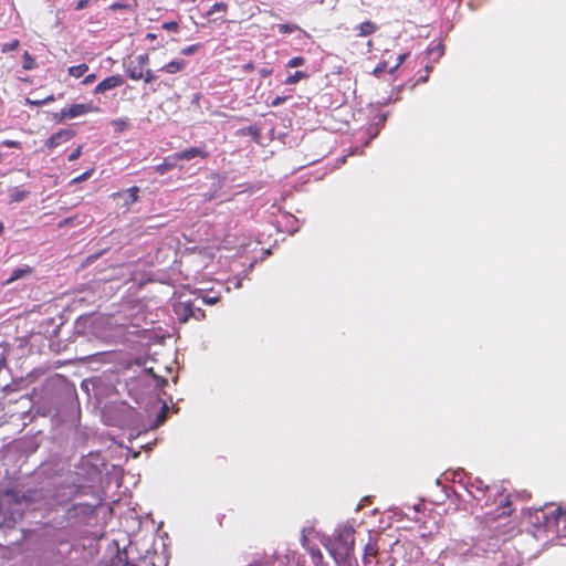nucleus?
Wrapping results in <instances>:
<instances>
[{
    "label": "nucleus",
    "instance_id": "1",
    "mask_svg": "<svg viewBox=\"0 0 566 566\" xmlns=\"http://www.w3.org/2000/svg\"><path fill=\"white\" fill-rule=\"evenodd\" d=\"M35 476L43 479L40 488L21 490L14 485L11 489L1 490L0 527H13L22 520L24 507L45 497V493H51L59 504H66L77 496L86 495L91 489L82 474L64 470L57 463L41 464Z\"/></svg>",
    "mask_w": 566,
    "mask_h": 566
},
{
    "label": "nucleus",
    "instance_id": "2",
    "mask_svg": "<svg viewBox=\"0 0 566 566\" xmlns=\"http://www.w3.org/2000/svg\"><path fill=\"white\" fill-rule=\"evenodd\" d=\"M354 533L355 531L350 525L339 526L336 530L334 541L326 545L335 562L340 566L352 565L355 544Z\"/></svg>",
    "mask_w": 566,
    "mask_h": 566
},
{
    "label": "nucleus",
    "instance_id": "3",
    "mask_svg": "<svg viewBox=\"0 0 566 566\" xmlns=\"http://www.w3.org/2000/svg\"><path fill=\"white\" fill-rule=\"evenodd\" d=\"M94 506L88 503H75L64 510L63 514L55 517V524L60 528L74 526L92 514Z\"/></svg>",
    "mask_w": 566,
    "mask_h": 566
},
{
    "label": "nucleus",
    "instance_id": "4",
    "mask_svg": "<svg viewBox=\"0 0 566 566\" xmlns=\"http://www.w3.org/2000/svg\"><path fill=\"white\" fill-rule=\"evenodd\" d=\"M174 312L182 323L188 322L190 317L199 318L196 315L195 305L191 302H178L174 305Z\"/></svg>",
    "mask_w": 566,
    "mask_h": 566
},
{
    "label": "nucleus",
    "instance_id": "5",
    "mask_svg": "<svg viewBox=\"0 0 566 566\" xmlns=\"http://www.w3.org/2000/svg\"><path fill=\"white\" fill-rule=\"evenodd\" d=\"M123 84H124V78L120 75L108 76L95 86L94 94L105 93V92L116 88Z\"/></svg>",
    "mask_w": 566,
    "mask_h": 566
},
{
    "label": "nucleus",
    "instance_id": "6",
    "mask_svg": "<svg viewBox=\"0 0 566 566\" xmlns=\"http://www.w3.org/2000/svg\"><path fill=\"white\" fill-rule=\"evenodd\" d=\"M74 136V132L71 129H60L55 134H53L48 140L46 146L49 148H55L61 145L63 142L70 140Z\"/></svg>",
    "mask_w": 566,
    "mask_h": 566
},
{
    "label": "nucleus",
    "instance_id": "7",
    "mask_svg": "<svg viewBox=\"0 0 566 566\" xmlns=\"http://www.w3.org/2000/svg\"><path fill=\"white\" fill-rule=\"evenodd\" d=\"M207 153L201 147H190L175 154V158L179 160H191L196 157H205Z\"/></svg>",
    "mask_w": 566,
    "mask_h": 566
},
{
    "label": "nucleus",
    "instance_id": "8",
    "mask_svg": "<svg viewBox=\"0 0 566 566\" xmlns=\"http://www.w3.org/2000/svg\"><path fill=\"white\" fill-rule=\"evenodd\" d=\"M69 119L75 118L82 115H85L87 113L96 111V107H94L91 104H73L71 107L65 108Z\"/></svg>",
    "mask_w": 566,
    "mask_h": 566
},
{
    "label": "nucleus",
    "instance_id": "9",
    "mask_svg": "<svg viewBox=\"0 0 566 566\" xmlns=\"http://www.w3.org/2000/svg\"><path fill=\"white\" fill-rule=\"evenodd\" d=\"M467 486L470 489H474L476 491L478 494H475L472 490H470V493L476 500H481V496H483L485 491L489 489V486L486 484H484V482L479 478L470 479L467 482Z\"/></svg>",
    "mask_w": 566,
    "mask_h": 566
},
{
    "label": "nucleus",
    "instance_id": "10",
    "mask_svg": "<svg viewBox=\"0 0 566 566\" xmlns=\"http://www.w3.org/2000/svg\"><path fill=\"white\" fill-rule=\"evenodd\" d=\"M124 69L132 80H142L144 76V69L133 60L124 62Z\"/></svg>",
    "mask_w": 566,
    "mask_h": 566
},
{
    "label": "nucleus",
    "instance_id": "11",
    "mask_svg": "<svg viewBox=\"0 0 566 566\" xmlns=\"http://www.w3.org/2000/svg\"><path fill=\"white\" fill-rule=\"evenodd\" d=\"M543 517L545 520V527L546 528H553V527L558 528L559 521H560L562 517H564L563 509L562 507H557L556 510H554L551 513V515L544 514Z\"/></svg>",
    "mask_w": 566,
    "mask_h": 566
},
{
    "label": "nucleus",
    "instance_id": "12",
    "mask_svg": "<svg viewBox=\"0 0 566 566\" xmlns=\"http://www.w3.org/2000/svg\"><path fill=\"white\" fill-rule=\"evenodd\" d=\"M185 66H186V62L184 60H174V61L167 63L163 67V71L174 74V73H177V72L184 70Z\"/></svg>",
    "mask_w": 566,
    "mask_h": 566
},
{
    "label": "nucleus",
    "instance_id": "13",
    "mask_svg": "<svg viewBox=\"0 0 566 566\" xmlns=\"http://www.w3.org/2000/svg\"><path fill=\"white\" fill-rule=\"evenodd\" d=\"M138 192H139V188L136 186L130 187L127 190H125L122 195L125 198V203L132 205V203L136 202L138 199Z\"/></svg>",
    "mask_w": 566,
    "mask_h": 566
},
{
    "label": "nucleus",
    "instance_id": "14",
    "mask_svg": "<svg viewBox=\"0 0 566 566\" xmlns=\"http://www.w3.org/2000/svg\"><path fill=\"white\" fill-rule=\"evenodd\" d=\"M30 272H31V268H29V266L14 269L11 272L9 279L7 280V283H11L13 281L20 280V279L24 277L25 275H28Z\"/></svg>",
    "mask_w": 566,
    "mask_h": 566
},
{
    "label": "nucleus",
    "instance_id": "15",
    "mask_svg": "<svg viewBox=\"0 0 566 566\" xmlns=\"http://www.w3.org/2000/svg\"><path fill=\"white\" fill-rule=\"evenodd\" d=\"M111 125L115 133H123L130 126V123L128 118H116L111 122Z\"/></svg>",
    "mask_w": 566,
    "mask_h": 566
},
{
    "label": "nucleus",
    "instance_id": "16",
    "mask_svg": "<svg viewBox=\"0 0 566 566\" xmlns=\"http://www.w3.org/2000/svg\"><path fill=\"white\" fill-rule=\"evenodd\" d=\"M359 35L367 36L376 31V25L370 21H365L359 24Z\"/></svg>",
    "mask_w": 566,
    "mask_h": 566
},
{
    "label": "nucleus",
    "instance_id": "17",
    "mask_svg": "<svg viewBox=\"0 0 566 566\" xmlns=\"http://www.w3.org/2000/svg\"><path fill=\"white\" fill-rule=\"evenodd\" d=\"M88 66L86 64L74 65L69 69V74L73 77H81L86 71Z\"/></svg>",
    "mask_w": 566,
    "mask_h": 566
},
{
    "label": "nucleus",
    "instance_id": "18",
    "mask_svg": "<svg viewBox=\"0 0 566 566\" xmlns=\"http://www.w3.org/2000/svg\"><path fill=\"white\" fill-rule=\"evenodd\" d=\"M36 66L34 57L25 51L23 54L22 67L27 71L33 70Z\"/></svg>",
    "mask_w": 566,
    "mask_h": 566
},
{
    "label": "nucleus",
    "instance_id": "19",
    "mask_svg": "<svg viewBox=\"0 0 566 566\" xmlns=\"http://www.w3.org/2000/svg\"><path fill=\"white\" fill-rule=\"evenodd\" d=\"M378 552L377 543L369 535V542L365 545L364 554L376 556Z\"/></svg>",
    "mask_w": 566,
    "mask_h": 566
},
{
    "label": "nucleus",
    "instance_id": "20",
    "mask_svg": "<svg viewBox=\"0 0 566 566\" xmlns=\"http://www.w3.org/2000/svg\"><path fill=\"white\" fill-rule=\"evenodd\" d=\"M277 30L282 34H287V33H293V32L300 30V27L296 24L281 23V24H277Z\"/></svg>",
    "mask_w": 566,
    "mask_h": 566
},
{
    "label": "nucleus",
    "instance_id": "21",
    "mask_svg": "<svg viewBox=\"0 0 566 566\" xmlns=\"http://www.w3.org/2000/svg\"><path fill=\"white\" fill-rule=\"evenodd\" d=\"M307 77V74L302 71H296L285 80V84L292 85L297 83L300 80Z\"/></svg>",
    "mask_w": 566,
    "mask_h": 566
},
{
    "label": "nucleus",
    "instance_id": "22",
    "mask_svg": "<svg viewBox=\"0 0 566 566\" xmlns=\"http://www.w3.org/2000/svg\"><path fill=\"white\" fill-rule=\"evenodd\" d=\"M168 406L166 402L163 403L161 410L156 418L155 427L161 426L167 419Z\"/></svg>",
    "mask_w": 566,
    "mask_h": 566
},
{
    "label": "nucleus",
    "instance_id": "23",
    "mask_svg": "<svg viewBox=\"0 0 566 566\" xmlns=\"http://www.w3.org/2000/svg\"><path fill=\"white\" fill-rule=\"evenodd\" d=\"M29 196V191L27 190H17L11 193L10 200L11 202H21Z\"/></svg>",
    "mask_w": 566,
    "mask_h": 566
},
{
    "label": "nucleus",
    "instance_id": "24",
    "mask_svg": "<svg viewBox=\"0 0 566 566\" xmlns=\"http://www.w3.org/2000/svg\"><path fill=\"white\" fill-rule=\"evenodd\" d=\"M228 4L226 2H216L206 13L207 17L212 15L214 12L226 11Z\"/></svg>",
    "mask_w": 566,
    "mask_h": 566
},
{
    "label": "nucleus",
    "instance_id": "25",
    "mask_svg": "<svg viewBox=\"0 0 566 566\" xmlns=\"http://www.w3.org/2000/svg\"><path fill=\"white\" fill-rule=\"evenodd\" d=\"M9 354V348L7 345H0V369L7 366V357Z\"/></svg>",
    "mask_w": 566,
    "mask_h": 566
},
{
    "label": "nucleus",
    "instance_id": "26",
    "mask_svg": "<svg viewBox=\"0 0 566 566\" xmlns=\"http://www.w3.org/2000/svg\"><path fill=\"white\" fill-rule=\"evenodd\" d=\"M305 63V59L302 57V56H295L293 59H291L287 63V66L289 67H297V66H301Z\"/></svg>",
    "mask_w": 566,
    "mask_h": 566
},
{
    "label": "nucleus",
    "instance_id": "27",
    "mask_svg": "<svg viewBox=\"0 0 566 566\" xmlns=\"http://www.w3.org/2000/svg\"><path fill=\"white\" fill-rule=\"evenodd\" d=\"M129 9V4L123 1H116L109 6V10H126Z\"/></svg>",
    "mask_w": 566,
    "mask_h": 566
},
{
    "label": "nucleus",
    "instance_id": "28",
    "mask_svg": "<svg viewBox=\"0 0 566 566\" xmlns=\"http://www.w3.org/2000/svg\"><path fill=\"white\" fill-rule=\"evenodd\" d=\"M200 48V44H192V45H189L187 48H184L181 50V54L182 55H191V54H195Z\"/></svg>",
    "mask_w": 566,
    "mask_h": 566
},
{
    "label": "nucleus",
    "instance_id": "29",
    "mask_svg": "<svg viewBox=\"0 0 566 566\" xmlns=\"http://www.w3.org/2000/svg\"><path fill=\"white\" fill-rule=\"evenodd\" d=\"M248 566H274V562L270 558L255 560Z\"/></svg>",
    "mask_w": 566,
    "mask_h": 566
},
{
    "label": "nucleus",
    "instance_id": "30",
    "mask_svg": "<svg viewBox=\"0 0 566 566\" xmlns=\"http://www.w3.org/2000/svg\"><path fill=\"white\" fill-rule=\"evenodd\" d=\"M387 69H388V63H387V62H381V63H379V64L375 67V70H374V72H373V74H374L375 76H378V77H379V76H380V75H381V74H382Z\"/></svg>",
    "mask_w": 566,
    "mask_h": 566
},
{
    "label": "nucleus",
    "instance_id": "31",
    "mask_svg": "<svg viewBox=\"0 0 566 566\" xmlns=\"http://www.w3.org/2000/svg\"><path fill=\"white\" fill-rule=\"evenodd\" d=\"M53 118H54L56 122H59V123H61V122H63V120H65V119H69V116H67L66 109H65V108H63V109H61L60 112L54 113V114H53Z\"/></svg>",
    "mask_w": 566,
    "mask_h": 566
},
{
    "label": "nucleus",
    "instance_id": "32",
    "mask_svg": "<svg viewBox=\"0 0 566 566\" xmlns=\"http://www.w3.org/2000/svg\"><path fill=\"white\" fill-rule=\"evenodd\" d=\"M161 28L166 31H177L178 23L176 21L164 22Z\"/></svg>",
    "mask_w": 566,
    "mask_h": 566
},
{
    "label": "nucleus",
    "instance_id": "33",
    "mask_svg": "<svg viewBox=\"0 0 566 566\" xmlns=\"http://www.w3.org/2000/svg\"><path fill=\"white\" fill-rule=\"evenodd\" d=\"M19 46V41L18 40H14L10 43H6L3 46H2V52H10V51H14Z\"/></svg>",
    "mask_w": 566,
    "mask_h": 566
},
{
    "label": "nucleus",
    "instance_id": "34",
    "mask_svg": "<svg viewBox=\"0 0 566 566\" xmlns=\"http://www.w3.org/2000/svg\"><path fill=\"white\" fill-rule=\"evenodd\" d=\"M1 146L10 147V148H21V143L17 142V140L6 139V140L1 142Z\"/></svg>",
    "mask_w": 566,
    "mask_h": 566
},
{
    "label": "nucleus",
    "instance_id": "35",
    "mask_svg": "<svg viewBox=\"0 0 566 566\" xmlns=\"http://www.w3.org/2000/svg\"><path fill=\"white\" fill-rule=\"evenodd\" d=\"M407 56L408 54L398 55L397 63L394 66L389 67V73H394L399 67V65L406 60Z\"/></svg>",
    "mask_w": 566,
    "mask_h": 566
},
{
    "label": "nucleus",
    "instance_id": "36",
    "mask_svg": "<svg viewBox=\"0 0 566 566\" xmlns=\"http://www.w3.org/2000/svg\"><path fill=\"white\" fill-rule=\"evenodd\" d=\"M134 61L144 69V66L149 62V57L147 54H140Z\"/></svg>",
    "mask_w": 566,
    "mask_h": 566
},
{
    "label": "nucleus",
    "instance_id": "37",
    "mask_svg": "<svg viewBox=\"0 0 566 566\" xmlns=\"http://www.w3.org/2000/svg\"><path fill=\"white\" fill-rule=\"evenodd\" d=\"M82 155V146H78L75 148L70 155H69V161L76 160Z\"/></svg>",
    "mask_w": 566,
    "mask_h": 566
},
{
    "label": "nucleus",
    "instance_id": "38",
    "mask_svg": "<svg viewBox=\"0 0 566 566\" xmlns=\"http://www.w3.org/2000/svg\"><path fill=\"white\" fill-rule=\"evenodd\" d=\"M430 54H437L436 59H439L443 54V46L441 44L436 45L430 50Z\"/></svg>",
    "mask_w": 566,
    "mask_h": 566
},
{
    "label": "nucleus",
    "instance_id": "39",
    "mask_svg": "<svg viewBox=\"0 0 566 566\" xmlns=\"http://www.w3.org/2000/svg\"><path fill=\"white\" fill-rule=\"evenodd\" d=\"M146 83H150L155 80V75L150 70H146L144 72V76L142 77Z\"/></svg>",
    "mask_w": 566,
    "mask_h": 566
},
{
    "label": "nucleus",
    "instance_id": "40",
    "mask_svg": "<svg viewBox=\"0 0 566 566\" xmlns=\"http://www.w3.org/2000/svg\"><path fill=\"white\" fill-rule=\"evenodd\" d=\"M90 3V0H78L76 6H75V10H83L84 8H86Z\"/></svg>",
    "mask_w": 566,
    "mask_h": 566
},
{
    "label": "nucleus",
    "instance_id": "41",
    "mask_svg": "<svg viewBox=\"0 0 566 566\" xmlns=\"http://www.w3.org/2000/svg\"><path fill=\"white\" fill-rule=\"evenodd\" d=\"M95 80H96V75L95 74H88L83 80V84L88 85V84L93 83Z\"/></svg>",
    "mask_w": 566,
    "mask_h": 566
},
{
    "label": "nucleus",
    "instance_id": "42",
    "mask_svg": "<svg viewBox=\"0 0 566 566\" xmlns=\"http://www.w3.org/2000/svg\"><path fill=\"white\" fill-rule=\"evenodd\" d=\"M407 547L411 549V552H415L416 553V557H418L419 555H421V551H420V547L411 544V543H408L407 544Z\"/></svg>",
    "mask_w": 566,
    "mask_h": 566
},
{
    "label": "nucleus",
    "instance_id": "43",
    "mask_svg": "<svg viewBox=\"0 0 566 566\" xmlns=\"http://www.w3.org/2000/svg\"><path fill=\"white\" fill-rule=\"evenodd\" d=\"M271 73H272V70H271V69H265V67H264V69H261V70H260V75H261L262 77H266V76H269Z\"/></svg>",
    "mask_w": 566,
    "mask_h": 566
},
{
    "label": "nucleus",
    "instance_id": "44",
    "mask_svg": "<svg viewBox=\"0 0 566 566\" xmlns=\"http://www.w3.org/2000/svg\"><path fill=\"white\" fill-rule=\"evenodd\" d=\"M195 311H196V315L199 317V318H197L198 321L205 317V312L201 308L195 307Z\"/></svg>",
    "mask_w": 566,
    "mask_h": 566
},
{
    "label": "nucleus",
    "instance_id": "45",
    "mask_svg": "<svg viewBox=\"0 0 566 566\" xmlns=\"http://www.w3.org/2000/svg\"><path fill=\"white\" fill-rule=\"evenodd\" d=\"M91 172L90 171H86L84 172L83 175H81L80 177L75 178V181H82V180H85L90 177Z\"/></svg>",
    "mask_w": 566,
    "mask_h": 566
},
{
    "label": "nucleus",
    "instance_id": "46",
    "mask_svg": "<svg viewBox=\"0 0 566 566\" xmlns=\"http://www.w3.org/2000/svg\"><path fill=\"white\" fill-rule=\"evenodd\" d=\"M53 101H54V96L50 95V96L45 97L44 99H41V103H43V105H44V104H48Z\"/></svg>",
    "mask_w": 566,
    "mask_h": 566
},
{
    "label": "nucleus",
    "instance_id": "47",
    "mask_svg": "<svg viewBox=\"0 0 566 566\" xmlns=\"http://www.w3.org/2000/svg\"><path fill=\"white\" fill-rule=\"evenodd\" d=\"M156 379H157L158 385H160V386L167 385V379L160 378V377H156Z\"/></svg>",
    "mask_w": 566,
    "mask_h": 566
},
{
    "label": "nucleus",
    "instance_id": "48",
    "mask_svg": "<svg viewBox=\"0 0 566 566\" xmlns=\"http://www.w3.org/2000/svg\"><path fill=\"white\" fill-rule=\"evenodd\" d=\"M370 557H371L370 555L364 554L363 562H364L365 565L370 564Z\"/></svg>",
    "mask_w": 566,
    "mask_h": 566
},
{
    "label": "nucleus",
    "instance_id": "49",
    "mask_svg": "<svg viewBox=\"0 0 566 566\" xmlns=\"http://www.w3.org/2000/svg\"><path fill=\"white\" fill-rule=\"evenodd\" d=\"M377 564H378L379 566H384V564H381L379 560L377 562ZM395 565H396V559L391 557V558H390V563H389V565H388V566H395Z\"/></svg>",
    "mask_w": 566,
    "mask_h": 566
},
{
    "label": "nucleus",
    "instance_id": "50",
    "mask_svg": "<svg viewBox=\"0 0 566 566\" xmlns=\"http://www.w3.org/2000/svg\"><path fill=\"white\" fill-rule=\"evenodd\" d=\"M28 103L32 104V105H36V106H41L43 105V103H41V99L40 101H30V99H27Z\"/></svg>",
    "mask_w": 566,
    "mask_h": 566
},
{
    "label": "nucleus",
    "instance_id": "51",
    "mask_svg": "<svg viewBox=\"0 0 566 566\" xmlns=\"http://www.w3.org/2000/svg\"><path fill=\"white\" fill-rule=\"evenodd\" d=\"M281 102H282V98L276 97V98L273 101V105H274V106H276V105L281 104Z\"/></svg>",
    "mask_w": 566,
    "mask_h": 566
},
{
    "label": "nucleus",
    "instance_id": "52",
    "mask_svg": "<svg viewBox=\"0 0 566 566\" xmlns=\"http://www.w3.org/2000/svg\"><path fill=\"white\" fill-rule=\"evenodd\" d=\"M3 230H4V226H3V223L0 221V234H2Z\"/></svg>",
    "mask_w": 566,
    "mask_h": 566
},
{
    "label": "nucleus",
    "instance_id": "53",
    "mask_svg": "<svg viewBox=\"0 0 566 566\" xmlns=\"http://www.w3.org/2000/svg\"><path fill=\"white\" fill-rule=\"evenodd\" d=\"M208 303L212 304V303H214V300L213 298H209Z\"/></svg>",
    "mask_w": 566,
    "mask_h": 566
},
{
    "label": "nucleus",
    "instance_id": "54",
    "mask_svg": "<svg viewBox=\"0 0 566 566\" xmlns=\"http://www.w3.org/2000/svg\"><path fill=\"white\" fill-rule=\"evenodd\" d=\"M505 514L510 515V512H505V511H503V512H502V515H505Z\"/></svg>",
    "mask_w": 566,
    "mask_h": 566
},
{
    "label": "nucleus",
    "instance_id": "55",
    "mask_svg": "<svg viewBox=\"0 0 566 566\" xmlns=\"http://www.w3.org/2000/svg\"><path fill=\"white\" fill-rule=\"evenodd\" d=\"M563 513H564V516H566V506H565V510H563Z\"/></svg>",
    "mask_w": 566,
    "mask_h": 566
}]
</instances>
